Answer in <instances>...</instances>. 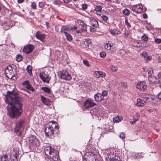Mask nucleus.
I'll use <instances>...</instances> for the list:
<instances>
[{
  "label": "nucleus",
  "mask_w": 161,
  "mask_h": 161,
  "mask_svg": "<svg viewBox=\"0 0 161 161\" xmlns=\"http://www.w3.org/2000/svg\"><path fill=\"white\" fill-rule=\"evenodd\" d=\"M96 105V104L94 103L93 100L89 99L86 100L84 103L83 108L84 110L86 109Z\"/></svg>",
  "instance_id": "7"
},
{
  "label": "nucleus",
  "mask_w": 161,
  "mask_h": 161,
  "mask_svg": "<svg viewBox=\"0 0 161 161\" xmlns=\"http://www.w3.org/2000/svg\"><path fill=\"white\" fill-rule=\"evenodd\" d=\"M24 121L21 120L19 121L16 124V126L15 130L17 135H20L22 133V131L23 129V126Z\"/></svg>",
  "instance_id": "3"
},
{
  "label": "nucleus",
  "mask_w": 161,
  "mask_h": 161,
  "mask_svg": "<svg viewBox=\"0 0 161 161\" xmlns=\"http://www.w3.org/2000/svg\"><path fill=\"white\" fill-rule=\"evenodd\" d=\"M41 97L42 101L43 103L47 106L50 105L51 102L48 98L45 97L42 95H41Z\"/></svg>",
  "instance_id": "18"
},
{
  "label": "nucleus",
  "mask_w": 161,
  "mask_h": 161,
  "mask_svg": "<svg viewBox=\"0 0 161 161\" xmlns=\"http://www.w3.org/2000/svg\"><path fill=\"white\" fill-rule=\"evenodd\" d=\"M143 17L145 19H146L147 17V15L145 14H143Z\"/></svg>",
  "instance_id": "61"
},
{
  "label": "nucleus",
  "mask_w": 161,
  "mask_h": 161,
  "mask_svg": "<svg viewBox=\"0 0 161 161\" xmlns=\"http://www.w3.org/2000/svg\"><path fill=\"white\" fill-rule=\"evenodd\" d=\"M88 5L86 4H82V8L83 10H85L87 9Z\"/></svg>",
  "instance_id": "43"
},
{
  "label": "nucleus",
  "mask_w": 161,
  "mask_h": 161,
  "mask_svg": "<svg viewBox=\"0 0 161 161\" xmlns=\"http://www.w3.org/2000/svg\"><path fill=\"white\" fill-rule=\"evenodd\" d=\"M45 4L43 2H40L38 4L39 7L40 8H42L44 6Z\"/></svg>",
  "instance_id": "39"
},
{
  "label": "nucleus",
  "mask_w": 161,
  "mask_h": 161,
  "mask_svg": "<svg viewBox=\"0 0 161 161\" xmlns=\"http://www.w3.org/2000/svg\"><path fill=\"white\" fill-rule=\"evenodd\" d=\"M139 116H140L139 114L138 113H136L134 117L136 118H138L139 119Z\"/></svg>",
  "instance_id": "56"
},
{
  "label": "nucleus",
  "mask_w": 161,
  "mask_h": 161,
  "mask_svg": "<svg viewBox=\"0 0 161 161\" xmlns=\"http://www.w3.org/2000/svg\"><path fill=\"white\" fill-rule=\"evenodd\" d=\"M148 79L150 83L158 84L160 82V80L156 78L154 75L148 77Z\"/></svg>",
  "instance_id": "15"
},
{
  "label": "nucleus",
  "mask_w": 161,
  "mask_h": 161,
  "mask_svg": "<svg viewBox=\"0 0 161 161\" xmlns=\"http://www.w3.org/2000/svg\"><path fill=\"white\" fill-rule=\"evenodd\" d=\"M142 40L144 41L145 42H147L148 41V36L144 34L141 37Z\"/></svg>",
  "instance_id": "29"
},
{
  "label": "nucleus",
  "mask_w": 161,
  "mask_h": 161,
  "mask_svg": "<svg viewBox=\"0 0 161 161\" xmlns=\"http://www.w3.org/2000/svg\"><path fill=\"white\" fill-rule=\"evenodd\" d=\"M112 45L111 43H106L104 47L105 49H107L108 50H109L111 49V47Z\"/></svg>",
  "instance_id": "28"
},
{
  "label": "nucleus",
  "mask_w": 161,
  "mask_h": 161,
  "mask_svg": "<svg viewBox=\"0 0 161 161\" xmlns=\"http://www.w3.org/2000/svg\"><path fill=\"white\" fill-rule=\"evenodd\" d=\"M45 153L48 157L49 161H57L58 158V152L51 147H47L45 148Z\"/></svg>",
  "instance_id": "2"
},
{
  "label": "nucleus",
  "mask_w": 161,
  "mask_h": 161,
  "mask_svg": "<svg viewBox=\"0 0 161 161\" xmlns=\"http://www.w3.org/2000/svg\"><path fill=\"white\" fill-rule=\"evenodd\" d=\"M88 19L90 22L91 25L95 27H98V23L95 19L92 17H89Z\"/></svg>",
  "instance_id": "11"
},
{
  "label": "nucleus",
  "mask_w": 161,
  "mask_h": 161,
  "mask_svg": "<svg viewBox=\"0 0 161 161\" xmlns=\"http://www.w3.org/2000/svg\"><path fill=\"white\" fill-rule=\"evenodd\" d=\"M90 31H91L93 32L94 31V28H90Z\"/></svg>",
  "instance_id": "63"
},
{
  "label": "nucleus",
  "mask_w": 161,
  "mask_h": 161,
  "mask_svg": "<svg viewBox=\"0 0 161 161\" xmlns=\"http://www.w3.org/2000/svg\"><path fill=\"white\" fill-rule=\"evenodd\" d=\"M70 31V28L68 25H63L61 27L60 32L62 33H64L65 35L68 33L67 31Z\"/></svg>",
  "instance_id": "16"
},
{
  "label": "nucleus",
  "mask_w": 161,
  "mask_h": 161,
  "mask_svg": "<svg viewBox=\"0 0 161 161\" xmlns=\"http://www.w3.org/2000/svg\"><path fill=\"white\" fill-rule=\"evenodd\" d=\"M121 121V119L119 118L117 116L115 118H113V121L115 123H118Z\"/></svg>",
  "instance_id": "31"
},
{
  "label": "nucleus",
  "mask_w": 161,
  "mask_h": 161,
  "mask_svg": "<svg viewBox=\"0 0 161 161\" xmlns=\"http://www.w3.org/2000/svg\"><path fill=\"white\" fill-rule=\"evenodd\" d=\"M95 100L97 102L101 101L103 100L104 98L101 94L98 93L94 95Z\"/></svg>",
  "instance_id": "19"
},
{
  "label": "nucleus",
  "mask_w": 161,
  "mask_h": 161,
  "mask_svg": "<svg viewBox=\"0 0 161 161\" xmlns=\"http://www.w3.org/2000/svg\"><path fill=\"white\" fill-rule=\"evenodd\" d=\"M41 89L45 92L48 94H50L51 93V90L50 88L47 87H43L41 88Z\"/></svg>",
  "instance_id": "23"
},
{
  "label": "nucleus",
  "mask_w": 161,
  "mask_h": 161,
  "mask_svg": "<svg viewBox=\"0 0 161 161\" xmlns=\"http://www.w3.org/2000/svg\"><path fill=\"white\" fill-rule=\"evenodd\" d=\"M110 69L112 71H116L117 70V68L116 67H115L113 65L111 66Z\"/></svg>",
  "instance_id": "35"
},
{
  "label": "nucleus",
  "mask_w": 161,
  "mask_h": 161,
  "mask_svg": "<svg viewBox=\"0 0 161 161\" xmlns=\"http://www.w3.org/2000/svg\"><path fill=\"white\" fill-rule=\"evenodd\" d=\"M128 31H126L125 32V37H127L128 35Z\"/></svg>",
  "instance_id": "55"
},
{
  "label": "nucleus",
  "mask_w": 161,
  "mask_h": 161,
  "mask_svg": "<svg viewBox=\"0 0 161 161\" xmlns=\"http://www.w3.org/2000/svg\"><path fill=\"white\" fill-rule=\"evenodd\" d=\"M40 77L41 79L44 82L47 83L49 82L50 78L48 74H46L44 72H42L39 74Z\"/></svg>",
  "instance_id": "8"
},
{
  "label": "nucleus",
  "mask_w": 161,
  "mask_h": 161,
  "mask_svg": "<svg viewBox=\"0 0 161 161\" xmlns=\"http://www.w3.org/2000/svg\"><path fill=\"white\" fill-rule=\"evenodd\" d=\"M31 6L32 7V8L33 9H36V4L35 2L32 3Z\"/></svg>",
  "instance_id": "38"
},
{
  "label": "nucleus",
  "mask_w": 161,
  "mask_h": 161,
  "mask_svg": "<svg viewBox=\"0 0 161 161\" xmlns=\"http://www.w3.org/2000/svg\"><path fill=\"white\" fill-rule=\"evenodd\" d=\"M124 14L126 15H128L129 14V11L128 9H125L123 11Z\"/></svg>",
  "instance_id": "36"
},
{
  "label": "nucleus",
  "mask_w": 161,
  "mask_h": 161,
  "mask_svg": "<svg viewBox=\"0 0 161 161\" xmlns=\"http://www.w3.org/2000/svg\"><path fill=\"white\" fill-rule=\"evenodd\" d=\"M155 42L159 44L161 43V39H156L155 40Z\"/></svg>",
  "instance_id": "51"
},
{
  "label": "nucleus",
  "mask_w": 161,
  "mask_h": 161,
  "mask_svg": "<svg viewBox=\"0 0 161 161\" xmlns=\"http://www.w3.org/2000/svg\"><path fill=\"white\" fill-rule=\"evenodd\" d=\"M139 119L136 117H134V121H130V123L132 124H134L136 121H137Z\"/></svg>",
  "instance_id": "49"
},
{
  "label": "nucleus",
  "mask_w": 161,
  "mask_h": 161,
  "mask_svg": "<svg viewBox=\"0 0 161 161\" xmlns=\"http://www.w3.org/2000/svg\"><path fill=\"white\" fill-rule=\"evenodd\" d=\"M25 87L27 89L32 91L33 92L34 91V89L32 87L30 84H28V85H27L25 86Z\"/></svg>",
  "instance_id": "30"
},
{
  "label": "nucleus",
  "mask_w": 161,
  "mask_h": 161,
  "mask_svg": "<svg viewBox=\"0 0 161 161\" xmlns=\"http://www.w3.org/2000/svg\"><path fill=\"white\" fill-rule=\"evenodd\" d=\"M107 94H108V92L107 91H103L102 92V94H102V96L103 97H104L106 96L107 95Z\"/></svg>",
  "instance_id": "47"
},
{
  "label": "nucleus",
  "mask_w": 161,
  "mask_h": 161,
  "mask_svg": "<svg viewBox=\"0 0 161 161\" xmlns=\"http://www.w3.org/2000/svg\"><path fill=\"white\" fill-rule=\"evenodd\" d=\"M125 23L126 25L127 26L128 28H130L131 27L130 25L128 22V19L126 18L125 19Z\"/></svg>",
  "instance_id": "37"
},
{
  "label": "nucleus",
  "mask_w": 161,
  "mask_h": 161,
  "mask_svg": "<svg viewBox=\"0 0 161 161\" xmlns=\"http://www.w3.org/2000/svg\"><path fill=\"white\" fill-rule=\"evenodd\" d=\"M53 128L57 129H58V127L54 124L53 125H49L48 127L46 128L45 129V135L49 137L50 136L53 135L54 134Z\"/></svg>",
  "instance_id": "4"
},
{
  "label": "nucleus",
  "mask_w": 161,
  "mask_h": 161,
  "mask_svg": "<svg viewBox=\"0 0 161 161\" xmlns=\"http://www.w3.org/2000/svg\"><path fill=\"white\" fill-rule=\"evenodd\" d=\"M5 73L7 75V76H11L12 77L13 75V72L12 67L10 66H8L5 68Z\"/></svg>",
  "instance_id": "12"
},
{
  "label": "nucleus",
  "mask_w": 161,
  "mask_h": 161,
  "mask_svg": "<svg viewBox=\"0 0 161 161\" xmlns=\"http://www.w3.org/2000/svg\"><path fill=\"white\" fill-rule=\"evenodd\" d=\"M121 84L122 86H124L125 87H126L127 86V84L125 83H122Z\"/></svg>",
  "instance_id": "59"
},
{
  "label": "nucleus",
  "mask_w": 161,
  "mask_h": 161,
  "mask_svg": "<svg viewBox=\"0 0 161 161\" xmlns=\"http://www.w3.org/2000/svg\"><path fill=\"white\" fill-rule=\"evenodd\" d=\"M147 72H148V77H149V76H152V75L153 73V70H148L147 71Z\"/></svg>",
  "instance_id": "46"
},
{
  "label": "nucleus",
  "mask_w": 161,
  "mask_h": 161,
  "mask_svg": "<svg viewBox=\"0 0 161 161\" xmlns=\"http://www.w3.org/2000/svg\"><path fill=\"white\" fill-rule=\"evenodd\" d=\"M8 97L6 101L10 104V110L8 109L7 115L12 119L17 118L21 114L22 112V104L21 103L22 98L19 97L18 93L14 91L7 92Z\"/></svg>",
  "instance_id": "1"
},
{
  "label": "nucleus",
  "mask_w": 161,
  "mask_h": 161,
  "mask_svg": "<svg viewBox=\"0 0 161 161\" xmlns=\"http://www.w3.org/2000/svg\"><path fill=\"white\" fill-rule=\"evenodd\" d=\"M91 42V41L90 39L89 38H87L85 39V43H87V44H90Z\"/></svg>",
  "instance_id": "44"
},
{
  "label": "nucleus",
  "mask_w": 161,
  "mask_h": 161,
  "mask_svg": "<svg viewBox=\"0 0 161 161\" xmlns=\"http://www.w3.org/2000/svg\"><path fill=\"white\" fill-rule=\"evenodd\" d=\"M126 53V51L124 50L121 49L118 51V54L122 55H125Z\"/></svg>",
  "instance_id": "32"
},
{
  "label": "nucleus",
  "mask_w": 161,
  "mask_h": 161,
  "mask_svg": "<svg viewBox=\"0 0 161 161\" xmlns=\"http://www.w3.org/2000/svg\"><path fill=\"white\" fill-rule=\"evenodd\" d=\"M77 27L76 26H75L73 27L70 28V31H74L75 30H76L77 29Z\"/></svg>",
  "instance_id": "53"
},
{
  "label": "nucleus",
  "mask_w": 161,
  "mask_h": 161,
  "mask_svg": "<svg viewBox=\"0 0 161 161\" xmlns=\"http://www.w3.org/2000/svg\"><path fill=\"white\" fill-rule=\"evenodd\" d=\"M110 32L113 35H114L115 34H120V32L118 30L116 29L111 30L110 31Z\"/></svg>",
  "instance_id": "25"
},
{
  "label": "nucleus",
  "mask_w": 161,
  "mask_h": 161,
  "mask_svg": "<svg viewBox=\"0 0 161 161\" xmlns=\"http://www.w3.org/2000/svg\"><path fill=\"white\" fill-rule=\"evenodd\" d=\"M146 102L142 99L138 98L137 101L136 105L139 107H143L145 105Z\"/></svg>",
  "instance_id": "17"
},
{
  "label": "nucleus",
  "mask_w": 161,
  "mask_h": 161,
  "mask_svg": "<svg viewBox=\"0 0 161 161\" xmlns=\"http://www.w3.org/2000/svg\"><path fill=\"white\" fill-rule=\"evenodd\" d=\"M83 63L87 67H89L90 66L88 62V61L84 60L83 61Z\"/></svg>",
  "instance_id": "40"
},
{
  "label": "nucleus",
  "mask_w": 161,
  "mask_h": 161,
  "mask_svg": "<svg viewBox=\"0 0 161 161\" xmlns=\"http://www.w3.org/2000/svg\"><path fill=\"white\" fill-rule=\"evenodd\" d=\"M60 75L61 79L66 80H69L72 79L70 74L66 70H63L60 72Z\"/></svg>",
  "instance_id": "6"
},
{
  "label": "nucleus",
  "mask_w": 161,
  "mask_h": 161,
  "mask_svg": "<svg viewBox=\"0 0 161 161\" xmlns=\"http://www.w3.org/2000/svg\"><path fill=\"white\" fill-rule=\"evenodd\" d=\"M139 44L140 43L139 42H136L134 43V46L136 47H141V45Z\"/></svg>",
  "instance_id": "45"
},
{
  "label": "nucleus",
  "mask_w": 161,
  "mask_h": 161,
  "mask_svg": "<svg viewBox=\"0 0 161 161\" xmlns=\"http://www.w3.org/2000/svg\"><path fill=\"white\" fill-rule=\"evenodd\" d=\"M46 35L43 34H41L38 31L36 34V37L42 42H44L45 41Z\"/></svg>",
  "instance_id": "10"
},
{
  "label": "nucleus",
  "mask_w": 161,
  "mask_h": 161,
  "mask_svg": "<svg viewBox=\"0 0 161 161\" xmlns=\"http://www.w3.org/2000/svg\"><path fill=\"white\" fill-rule=\"evenodd\" d=\"M53 3L54 5H57L58 6H60L61 4V3H60L57 1H54Z\"/></svg>",
  "instance_id": "52"
},
{
  "label": "nucleus",
  "mask_w": 161,
  "mask_h": 161,
  "mask_svg": "<svg viewBox=\"0 0 161 161\" xmlns=\"http://www.w3.org/2000/svg\"><path fill=\"white\" fill-rule=\"evenodd\" d=\"M50 123H52V125H56L57 126V123L56 122H55V121H51Z\"/></svg>",
  "instance_id": "57"
},
{
  "label": "nucleus",
  "mask_w": 161,
  "mask_h": 161,
  "mask_svg": "<svg viewBox=\"0 0 161 161\" xmlns=\"http://www.w3.org/2000/svg\"><path fill=\"white\" fill-rule=\"evenodd\" d=\"M100 57L104 58L106 56V54L104 52H101L100 53Z\"/></svg>",
  "instance_id": "41"
},
{
  "label": "nucleus",
  "mask_w": 161,
  "mask_h": 161,
  "mask_svg": "<svg viewBox=\"0 0 161 161\" xmlns=\"http://www.w3.org/2000/svg\"><path fill=\"white\" fill-rule=\"evenodd\" d=\"M1 161H12L10 158H8L7 155H5L1 157Z\"/></svg>",
  "instance_id": "22"
},
{
  "label": "nucleus",
  "mask_w": 161,
  "mask_h": 161,
  "mask_svg": "<svg viewBox=\"0 0 161 161\" xmlns=\"http://www.w3.org/2000/svg\"><path fill=\"white\" fill-rule=\"evenodd\" d=\"M65 35L68 41H70L72 40V37L69 34L67 33Z\"/></svg>",
  "instance_id": "27"
},
{
  "label": "nucleus",
  "mask_w": 161,
  "mask_h": 161,
  "mask_svg": "<svg viewBox=\"0 0 161 161\" xmlns=\"http://www.w3.org/2000/svg\"><path fill=\"white\" fill-rule=\"evenodd\" d=\"M32 68L31 66L30 65H28L27 66L26 68V70L30 75H32Z\"/></svg>",
  "instance_id": "26"
},
{
  "label": "nucleus",
  "mask_w": 161,
  "mask_h": 161,
  "mask_svg": "<svg viewBox=\"0 0 161 161\" xmlns=\"http://www.w3.org/2000/svg\"><path fill=\"white\" fill-rule=\"evenodd\" d=\"M102 7L100 5H97L95 7V10L97 11H101L102 10Z\"/></svg>",
  "instance_id": "34"
},
{
  "label": "nucleus",
  "mask_w": 161,
  "mask_h": 161,
  "mask_svg": "<svg viewBox=\"0 0 161 161\" xmlns=\"http://www.w3.org/2000/svg\"><path fill=\"white\" fill-rule=\"evenodd\" d=\"M34 48V46L31 45H28L24 47L23 49V52L28 54L32 52Z\"/></svg>",
  "instance_id": "9"
},
{
  "label": "nucleus",
  "mask_w": 161,
  "mask_h": 161,
  "mask_svg": "<svg viewBox=\"0 0 161 161\" xmlns=\"http://www.w3.org/2000/svg\"><path fill=\"white\" fill-rule=\"evenodd\" d=\"M80 25L81 26V29L85 31H87V25L84 23L83 21H81L80 24Z\"/></svg>",
  "instance_id": "24"
},
{
  "label": "nucleus",
  "mask_w": 161,
  "mask_h": 161,
  "mask_svg": "<svg viewBox=\"0 0 161 161\" xmlns=\"http://www.w3.org/2000/svg\"><path fill=\"white\" fill-rule=\"evenodd\" d=\"M158 97L159 99L161 100V92L158 94Z\"/></svg>",
  "instance_id": "60"
},
{
  "label": "nucleus",
  "mask_w": 161,
  "mask_h": 161,
  "mask_svg": "<svg viewBox=\"0 0 161 161\" xmlns=\"http://www.w3.org/2000/svg\"><path fill=\"white\" fill-rule=\"evenodd\" d=\"M132 10L137 13H141L142 11V6L140 5H134L132 8Z\"/></svg>",
  "instance_id": "14"
},
{
  "label": "nucleus",
  "mask_w": 161,
  "mask_h": 161,
  "mask_svg": "<svg viewBox=\"0 0 161 161\" xmlns=\"http://www.w3.org/2000/svg\"><path fill=\"white\" fill-rule=\"evenodd\" d=\"M120 138L123 139H124L125 137V133L124 132L121 133L119 136Z\"/></svg>",
  "instance_id": "42"
},
{
  "label": "nucleus",
  "mask_w": 161,
  "mask_h": 161,
  "mask_svg": "<svg viewBox=\"0 0 161 161\" xmlns=\"http://www.w3.org/2000/svg\"><path fill=\"white\" fill-rule=\"evenodd\" d=\"M147 55V53L146 52H143L142 53V56L144 58H145Z\"/></svg>",
  "instance_id": "50"
},
{
  "label": "nucleus",
  "mask_w": 161,
  "mask_h": 161,
  "mask_svg": "<svg viewBox=\"0 0 161 161\" xmlns=\"http://www.w3.org/2000/svg\"><path fill=\"white\" fill-rule=\"evenodd\" d=\"M158 59L160 62H161V56L158 57Z\"/></svg>",
  "instance_id": "62"
},
{
  "label": "nucleus",
  "mask_w": 161,
  "mask_h": 161,
  "mask_svg": "<svg viewBox=\"0 0 161 161\" xmlns=\"http://www.w3.org/2000/svg\"><path fill=\"white\" fill-rule=\"evenodd\" d=\"M158 77H161V72L159 73L158 74Z\"/></svg>",
  "instance_id": "64"
},
{
  "label": "nucleus",
  "mask_w": 161,
  "mask_h": 161,
  "mask_svg": "<svg viewBox=\"0 0 161 161\" xmlns=\"http://www.w3.org/2000/svg\"><path fill=\"white\" fill-rule=\"evenodd\" d=\"M28 84H29V82L28 81H25L23 83V85H26V86L28 85Z\"/></svg>",
  "instance_id": "58"
},
{
  "label": "nucleus",
  "mask_w": 161,
  "mask_h": 161,
  "mask_svg": "<svg viewBox=\"0 0 161 161\" xmlns=\"http://www.w3.org/2000/svg\"><path fill=\"white\" fill-rule=\"evenodd\" d=\"M136 87L137 89H140L142 91L146 90L147 88L146 83L144 81L140 82L139 83L136 85Z\"/></svg>",
  "instance_id": "13"
},
{
  "label": "nucleus",
  "mask_w": 161,
  "mask_h": 161,
  "mask_svg": "<svg viewBox=\"0 0 161 161\" xmlns=\"http://www.w3.org/2000/svg\"><path fill=\"white\" fill-rule=\"evenodd\" d=\"M11 155H12L13 157H14V158L17 159V157L19 155L18 150L17 149H14L13 151L12 152Z\"/></svg>",
  "instance_id": "21"
},
{
  "label": "nucleus",
  "mask_w": 161,
  "mask_h": 161,
  "mask_svg": "<svg viewBox=\"0 0 161 161\" xmlns=\"http://www.w3.org/2000/svg\"><path fill=\"white\" fill-rule=\"evenodd\" d=\"M16 59L17 61L20 62L22 60V57L20 55H18L17 56Z\"/></svg>",
  "instance_id": "33"
},
{
  "label": "nucleus",
  "mask_w": 161,
  "mask_h": 161,
  "mask_svg": "<svg viewBox=\"0 0 161 161\" xmlns=\"http://www.w3.org/2000/svg\"><path fill=\"white\" fill-rule=\"evenodd\" d=\"M103 19L105 21H106L108 19V18L107 16L103 15L102 16Z\"/></svg>",
  "instance_id": "48"
},
{
  "label": "nucleus",
  "mask_w": 161,
  "mask_h": 161,
  "mask_svg": "<svg viewBox=\"0 0 161 161\" xmlns=\"http://www.w3.org/2000/svg\"><path fill=\"white\" fill-rule=\"evenodd\" d=\"M95 74L96 75V77L97 78H99L100 76L103 77L106 75L104 72L99 71H96L95 72Z\"/></svg>",
  "instance_id": "20"
},
{
  "label": "nucleus",
  "mask_w": 161,
  "mask_h": 161,
  "mask_svg": "<svg viewBox=\"0 0 161 161\" xmlns=\"http://www.w3.org/2000/svg\"><path fill=\"white\" fill-rule=\"evenodd\" d=\"M145 59L147 60H149L150 61L151 60L149 56H148L147 55L146 56V57H145V58H144Z\"/></svg>",
  "instance_id": "54"
},
{
  "label": "nucleus",
  "mask_w": 161,
  "mask_h": 161,
  "mask_svg": "<svg viewBox=\"0 0 161 161\" xmlns=\"http://www.w3.org/2000/svg\"><path fill=\"white\" fill-rule=\"evenodd\" d=\"M29 143L31 147H36L40 145L38 139L34 136H31L29 138Z\"/></svg>",
  "instance_id": "5"
}]
</instances>
